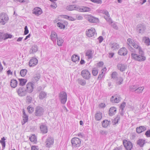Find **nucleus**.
Here are the masks:
<instances>
[{
	"label": "nucleus",
	"instance_id": "f257e3e1",
	"mask_svg": "<svg viewBox=\"0 0 150 150\" xmlns=\"http://www.w3.org/2000/svg\"><path fill=\"white\" fill-rule=\"evenodd\" d=\"M131 56L132 59L139 62H143L146 60V57L144 55H140L135 53H132Z\"/></svg>",
	"mask_w": 150,
	"mask_h": 150
},
{
	"label": "nucleus",
	"instance_id": "f03ea898",
	"mask_svg": "<svg viewBox=\"0 0 150 150\" xmlns=\"http://www.w3.org/2000/svg\"><path fill=\"white\" fill-rule=\"evenodd\" d=\"M9 18L7 14L5 13H0V24L4 25L7 23Z\"/></svg>",
	"mask_w": 150,
	"mask_h": 150
},
{
	"label": "nucleus",
	"instance_id": "7ed1b4c3",
	"mask_svg": "<svg viewBox=\"0 0 150 150\" xmlns=\"http://www.w3.org/2000/svg\"><path fill=\"white\" fill-rule=\"evenodd\" d=\"M59 99L61 103L65 104L67 100V94L64 91H61L59 95Z\"/></svg>",
	"mask_w": 150,
	"mask_h": 150
},
{
	"label": "nucleus",
	"instance_id": "20e7f679",
	"mask_svg": "<svg viewBox=\"0 0 150 150\" xmlns=\"http://www.w3.org/2000/svg\"><path fill=\"white\" fill-rule=\"evenodd\" d=\"M71 144L73 148L79 147L80 146L81 141L80 139L74 137L71 140Z\"/></svg>",
	"mask_w": 150,
	"mask_h": 150
},
{
	"label": "nucleus",
	"instance_id": "39448f33",
	"mask_svg": "<svg viewBox=\"0 0 150 150\" xmlns=\"http://www.w3.org/2000/svg\"><path fill=\"white\" fill-rule=\"evenodd\" d=\"M44 112L43 108L41 106H38L35 108L34 114L36 116L40 117L43 114Z\"/></svg>",
	"mask_w": 150,
	"mask_h": 150
},
{
	"label": "nucleus",
	"instance_id": "423d86ee",
	"mask_svg": "<svg viewBox=\"0 0 150 150\" xmlns=\"http://www.w3.org/2000/svg\"><path fill=\"white\" fill-rule=\"evenodd\" d=\"M81 74L83 78L86 80H88L91 77L90 72L86 69L83 70L81 72Z\"/></svg>",
	"mask_w": 150,
	"mask_h": 150
},
{
	"label": "nucleus",
	"instance_id": "0eeeda50",
	"mask_svg": "<svg viewBox=\"0 0 150 150\" xmlns=\"http://www.w3.org/2000/svg\"><path fill=\"white\" fill-rule=\"evenodd\" d=\"M16 91L18 95L21 97L23 96L26 94V90L23 86L17 88Z\"/></svg>",
	"mask_w": 150,
	"mask_h": 150
},
{
	"label": "nucleus",
	"instance_id": "6e6552de",
	"mask_svg": "<svg viewBox=\"0 0 150 150\" xmlns=\"http://www.w3.org/2000/svg\"><path fill=\"white\" fill-rule=\"evenodd\" d=\"M34 84L32 82H29L26 85V88L25 89L26 93H31L33 91L34 88Z\"/></svg>",
	"mask_w": 150,
	"mask_h": 150
},
{
	"label": "nucleus",
	"instance_id": "1a4fd4ad",
	"mask_svg": "<svg viewBox=\"0 0 150 150\" xmlns=\"http://www.w3.org/2000/svg\"><path fill=\"white\" fill-rule=\"evenodd\" d=\"M123 144L126 149L127 150H131L132 147V143L129 141H128L126 140H124Z\"/></svg>",
	"mask_w": 150,
	"mask_h": 150
},
{
	"label": "nucleus",
	"instance_id": "9d476101",
	"mask_svg": "<svg viewBox=\"0 0 150 150\" xmlns=\"http://www.w3.org/2000/svg\"><path fill=\"white\" fill-rule=\"evenodd\" d=\"M95 32V29L91 28V29L87 30L86 31V35L88 37H91L93 36Z\"/></svg>",
	"mask_w": 150,
	"mask_h": 150
},
{
	"label": "nucleus",
	"instance_id": "9b49d317",
	"mask_svg": "<svg viewBox=\"0 0 150 150\" xmlns=\"http://www.w3.org/2000/svg\"><path fill=\"white\" fill-rule=\"evenodd\" d=\"M54 140L52 137H48L46 139V145L47 147H50L54 143Z\"/></svg>",
	"mask_w": 150,
	"mask_h": 150
},
{
	"label": "nucleus",
	"instance_id": "f8f14e48",
	"mask_svg": "<svg viewBox=\"0 0 150 150\" xmlns=\"http://www.w3.org/2000/svg\"><path fill=\"white\" fill-rule=\"evenodd\" d=\"M12 35L10 34L7 33L5 34L3 33L0 32V40L1 39L6 40L8 38H11Z\"/></svg>",
	"mask_w": 150,
	"mask_h": 150
},
{
	"label": "nucleus",
	"instance_id": "ddd939ff",
	"mask_svg": "<svg viewBox=\"0 0 150 150\" xmlns=\"http://www.w3.org/2000/svg\"><path fill=\"white\" fill-rule=\"evenodd\" d=\"M38 59L32 57L29 62V65L30 67H34L38 63Z\"/></svg>",
	"mask_w": 150,
	"mask_h": 150
},
{
	"label": "nucleus",
	"instance_id": "4468645a",
	"mask_svg": "<svg viewBox=\"0 0 150 150\" xmlns=\"http://www.w3.org/2000/svg\"><path fill=\"white\" fill-rule=\"evenodd\" d=\"M146 27L143 24H139L137 25V30L139 31L140 33H143L144 32Z\"/></svg>",
	"mask_w": 150,
	"mask_h": 150
},
{
	"label": "nucleus",
	"instance_id": "2eb2a0df",
	"mask_svg": "<svg viewBox=\"0 0 150 150\" xmlns=\"http://www.w3.org/2000/svg\"><path fill=\"white\" fill-rule=\"evenodd\" d=\"M42 13L41 9L39 7H36L33 10V13L35 15L38 16Z\"/></svg>",
	"mask_w": 150,
	"mask_h": 150
},
{
	"label": "nucleus",
	"instance_id": "dca6fc26",
	"mask_svg": "<svg viewBox=\"0 0 150 150\" xmlns=\"http://www.w3.org/2000/svg\"><path fill=\"white\" fill-rule=\"evenodd\" d=\"M128 51L127 49L124 47L120 48L118 51V54L120 55L125 56L127 54Z\"/></svg>",
	"mask_w": 150,
	"mask_h": 150
},
{
	"label": "nucleus",
	"instance_id": "f3484780",
	"mask_svg": "<svg viewBox=\"0 0 150 150\" xmlns=\"http://www.w3.org/2000/svg\"><path fill=\"white\" fill-rule=\"evenodd\" d=\"M41 132L43 134H45L47 132V127L46 125L42 123L40 126Z\"/></svg>",
	"mask_w": 150,
	"mask_h": 150
},
{
	"label": "nucleus",
	"instance_id": "a211bd4d",
	"mask_svg": "<svg viewBox=\"0 0 150 150\" xmlns=\"http://www.w3.org/2000/svg\"><path fill=\"white\" fill-rule=\"evenodd\" d=\"M117 67L118 69L120 70L121 71H123L127 68V66L124 64H122L120 63H119L117 64Z\"/></svg>",
	"mask_w": 150,
	"mask_h": 150
},
{
	"label": "nucleus",
	"instance_id": "6ab92c4d",
	"mask_svg": "<svg viewBox=\"0 0 150 150\" xmlns=\"http://www.w3.org/2000/svg\"><path fill=\"white\" fill-rule=\"evenodd\" d=\"M117 111V109L115 107H111L109 109V115L110 116H112L115 115Z\"/></svg>",
	"mask_w": 150,
	"mask_h": 150
},
{
	"label": "nucleus",
	"instance_id": "aec40b11",
	"mask_svg": "<svg viewBox=\"0 0 150 150\" xmlns=\"http://www.w3.org/2000/svg\"><path fill=\"white\" fill-rule=\"evenodd\" d=\"M38 47L36 45H33L30 49L29 53L30 54H32L37 52L38 50Z\"/></svg>",
	"mask_w": 150,
	"mask_h": 150
},
{
	"label": "nucleus",
	"instance_id": "412c9836",
	"mask_svg": "<svg viewBox=\"0 0 150 150\" xmlns=\"http://www.w3.org/2000/svg\"><path fill=\"white\" fill-rule=\"evenodd\" d=\"M136 129L137 133L140 134L145 131L146 129V128L145 126H140L139 127H137Z\"/></svg>",
	"mask_w": 150,
	"mask_h": 150
},
{
	"label": "nucleus",
	"instance_id": "4be33fe9",
	"mask_svg": "<svg viewBox=\"0 0 150 150\" xmlns=\"http://www.w3.org/2000/svg\"><path fill=\"white\" fill-rule=\"evenodd\" d=\"M86 55L88 57V59H91L93 58V53L91 50H88L86 51Z\"/></svg>",
	"mask_w": 150,
	"mask_h": 150
},
{
	"label": "nucleus",
	"instance_id": "5701e85b",
	"mask_svg": "<svg viewBox=\"0 0 150 150\" xmlns=\"http://www.w3.org/2000/svg\"><path fill=\"white\" fill-rule=\"evenodd\" d=\"M88 20L90 22L96 23L98 21V19L92 16H89L88 18Z\"/></svg>",
	"mask_w": 150,
	"mask_h": 150
},
{
	"label": "nucleus",
	"instance_id": "b1692460",
	"mask_svg": "<svg viewBox=\"0 0 150 150\" xmlns=\"http://www.w3.org/2000/svg\"><path fill=\"white\" fill-rule=\"evenodd\" d=\"M71 60L74 62H78L80 60V57L76 54H74L71 57Z\"/></svg>",
	"mask_w": 150,
	"mask_h": 150
},
{
	"label": "nucleus",
	"instance_id": "393cba45",
	"mask_svg": "<svg viewBox=\"0 0 150 150\" xmlns=\"http://www.w3.org/2000/svg\"><path fill=\"white\" fill-rule=\"evenodd\" d=\"M95 117L97 120H100L102 118V113L100 111L97 112L95 115Z\"/></svg>",
	"mask_w": 150,
	"mask_h": 150
},
{
	"label": "nucleus",
	"instance_id": "a878e982",
	"mask_svg": "<svg viewBox=\"0 0 150 150\" xmlns=\"http://www.w3.org/2000/svg\"><path fill=\"white\" fill-rule=\"evenodd\" d=\"M51 38L53 41H56V39L58 38L57 34L54 31H52L51 34Z\"/></svg>",
	"mask_w": 150,
	"mask_h": 150
},
{
	"label": "nucleus",
	"instance_id": "bb28decb",
	"mask_svg": "<svg viewBox=\"0 0 150 150\" xmlns=\"http://www.w3.org/2000/svg\"><path fill=\"white\" fill-rule=\"evenodd\" d=\"M47 93L44 91H41L39 93V98L40 99L43 100L47 96Z\"/></svg>",
	"mask_w": 150,
	"mask_h": 150
},
{
	"label": "nucleus",
	"instance_id": "cd10ccee",
	"mask_svg": "<svg viewBox=\"0 0 150 150\" xmlns=\"http://www.w3.org/2000/svg\"><path fill=\"white\" fill-rule=\"evenodd\" d=\"M110 45L111 48L113 50H114L116 49H118L119 48V45L117 43H110Z\"/></svg>",
	"mask_w": 150,
	"mask_h": 150
},
{
	"label": "nucleus",
	"instance_id": "c85d7f7f",
	"mask_svg": "<svg viewBox=\"0 0 150 150\" xmlns=\"http://www.w3.org/2000/svg\"><path fill=\"white\" fill-rule=\"evenodd\" d=\"M145 143V140L142 139H139L137 141V144L141 147H143Z\"/></svg>",
	"mask_w": 150,
	"mask_h": 150
},
{
	"label": "nucleus",
	"instance_id": "c756f323",
	"mask_svg": "<svg viewBox=\"0 0 150 150\" xmlns=\"http://www.w3.org/2000/svg\"><path fill=\"white\" fill-rule=\"evenodd\" d=\"M110 121H108L107 120H104L102 122V127L104 128H106L110 125Z\"/></svg>",
	"mask_w": 150,
	"mask_h": 150
},
{
	"label": "nucleus",
	"instance_id": "7c9ffc66",
	"mask_svg": "<svg viewBox=\"0 0 150 150\" xmlns=\"http://www.w3.org/2000/svg\"><path fill=\"white\" fill-rule=\"evenodd\" d=\"M17 83L18 82L16 80L12 79L10 83L11 87L13 88H15L17 86Z\"/></svg>",
	"mask_w": 150,
	"mask_h": 150
},
{
	"label": "nucleus",
	"instance_id": "2f4dec72",
	"mask_svg": "<svg viewBox=\"0 0 150 150\" xmlns=\"http://www.w3.org/2000/svg\"><path fill=\"white\" fill-rule=\"evenodd\" d=\"M143 40L144 41V42L147 46L150 45V40L149 38L147 37H144L143 38Z\"/></svg>",
	"mask_w": 150,
	"mask_h": 150
},
{
	"label": "nucleus",
	"instance_id": "473e14b6",
	"mask_svg": "<svg viewBox=\"0 0 150 150\" xmlns=\"http://www.w3.org/2000/svg\"><path fill=\"white\" fill-rule=\"evenodd\" d=\"M75 8H76V5H71L67 6L66 7V9L68 11H71L75 10Z\"/></svg>",
	"mask_w": 150,
	"mask_h": 150
},
{
	"label": "nucleus",
	"instance_id": "72a5a7b5",
	"mask_svg": "<svg viewBox=\"0 0 150 150\" xmlns=\"http://www.w3.org/2000/svg\"><path fill=\"white\" fill-rule=\"evenodd\" d=\"M18 80L20 82L19 85L21 86L25 85L27 81L26 79H19Z\"/></svg>",
	"mask_w": 150,
	"mask_h": 150
},
{
	"label": "nucleus",
	"instance_id": "f704fd0d",
	"mask_svg": "<svg viewBox=\"0 0 150 150\" xmlns=\"http://www.w3.org/2000/svg\"><path fill=\"white\" fill-rule=\"evenodd\" d=\"M115 80L116 81V83L117 85H120L122 84L123 79L122 77H118Z\"/></svg>",
	"mask_w": 150,
	"mask_h": 150
},
{
	"label": "nucleus",
	"instance_id": "c9c22d12",
	"mask_svg": "<svg viewBox=\"0 0 150 150\" xmlns=\"http://www.w3.org/2000/svg\"><path fill=\"white\" fill-rule=\"evenodd\" d=\"M57 44L59 46H61L64 42V40L61 38H57Z\"/></svg>",
	"mask_w": 150,
	"mask_h": 150
},
{
	"label": "nucleus",
	"instance_id": "e433bc0d",
	"mask_svg": "<svg viewBox=\"0 0 150 150\" xmlns=\"http://www.w3.org/2000/svg\"><path fill=\"white\" fill-rule=\"evenodd\" d=\"M5 140L6 139L5 138V137H3L1 138V139L0 141V142L2 145L3 149H4L5 147L6 142L5 141Z\"/></svg>",
	"mask_w": 150,
	"mask_h": 150
},
{
	"label": "nucleus",
	"instance_id": "4c0bfd02",
	"mask_svg": "<svg viewBox=\"0 0 150 150\" xmlns=\"http://www.w3.org/2000/svg\"><path fill=\"white\" fill-rule=\"evenodd\" d=\"M78 83L80 85L84 86L86 84V81L84 79H78Z\"/></svg>",
	"mask_w": 150,
	"mask_h": 150
},
{
	"label": "nucleus",
	"instance_id": "58836bf2",
	"mask_svg": "<svg viewBox=\"0 0 150 150\" xmlns=\"http://www.w3.org/2000/svg\"><path fill=\"white\" fill-rule=\"evenodd\" d=\"M98 69L96 67L93 68L92 70V73L93 75L94 76H96L97 75L98 73Z\"/></svg>",
	"mask_w": 150,
	"mask_h": 150
},
{
	"label": "nucleus",
	"instance_id": "ea45409f",
	"mask_svg": "<svg viewBox=\"0 0 150 150\" xmlns=\"http://www.w3.org/2000/svg\"><path fill=\"white\" fill-rule=\"evenodd\" d=\"M27 71L26 69H22L20 71V74L22 76L24 77L26 74Z\"/></svg>",
	"mask_w": 150,
	"mask_h": 150
},
{
	"label": "nucleus",
	"instance_id": "a19ab883",
	"mask_svg": "<svg viewBox=\"0 0 150 150\" xmlns=\"http://www.w3.org/2000/svg\"><path fill=\"white\" fill-rule=\"evenodd\" d=\"M29 139L31 142H35L37 141V138L35 134L32 135V136L29 138Z\"/></svg>",
	"mask_w": 150,
	"mask_h": 150
},
{
	"label": "nucleus",
	"instance_id": "79ce46f5",
	"mask_svg": "<svg viewBox=\"0 0 150 150\" xmlns=\"http://www.w3.org/2000/svg\"><path fill=\"white\" fill-rule=\"evenodd\" d=\"M57 26L59 28H60V29H64L65 28V24L62 23V22H58L57 24Z\"/></svg>",
	"mask_w": 150,
	"mask_h": 150
},
{
	"label": "nucleus",
	"instance_id": "37998d69",
	"mask_svg": "<svg viewBox=\"0 0 150 150\" xmlns=\"http://www.w3.org/2000/svg\"><path fill=\"white\" fill-rule=\"evenodd\" d=\"M120 116L119 115H117V116L112 121V122L113 123V125H115L117 123L119 120L120 119Z\"/></svg>",
	"mask_w": 150,
	"mask_h": 150
},
{
	"label": "nucleus",
	"instance_id": "c03bdc74",
	"mask_svg": "<svg viewBox=\"0 0 150 150\" xmlns=\"http://www.w3.org/2000/svg\"><path fill=\"white\" fill-rule=\"evenodd\" d=\"M82 12H89L91 11V8L87 7L82 6Z\"/></svg>",
	"mask_w": 150,
	"mask_h": 150
},
{
	"label": "nucleus",
	"instance_id": "a18cd8bd",
	"mask_svg": "<svg viewBox=\"0 0 150 150\" xmlns=\"http://www.w3.org/2000/svg\"><path fill=\"white\" fill-rule=\"evenodd\" d=\"M144 88L143 87H139V88L137 87V90H136L135 92L138 93H142Z\"/></svg>",
	"mask_w": 150,
	"mask_h": 150
},
{
	"label": "nucleus",
	"instance_id": "49530a36",
	"mask_svg": "<svg viewBox=\"0 0 150 150\" xmlns=\"http://www.w3.org/2000/svg\"><path fill=\"white\" fill-rule=\"evenodd\" d=\"M138 87L136 86H132L130 87L129 90L132 92H135L136 91V90L137 88Z\"/></svg>",
	"mask_w": 150,
	"mask_h": 150
},
{
	"label": "nucleus",
	"instance_id": "de8ad7c7",
	"mask_svg": "<svg viewBox=\"0 0 150 150\" xmlns=\"http://www.w3.org/2000/svg\"><path fill=\"white\" fill-rule=\"evenodd\" d=\"M120 101V98L118 97L117 95H115V97L113 103H117Z\"/></svg>",
	"mask_w": 150,
	"mask_h": 150
},
{
	"label": "nucleus",
	"instance_id": "09e8293b",
	"mask_svg": "<svg viewBox=\"0 0 150 150\" xmlns=\"http://www.w3.org/2000/svg\"><path fill=\"white\" fill-rule=\"evenodd\" d=\"M27 110L28 112L30 113H32L34 110V108L30 106L29 105L27 107Z\"/></svg>",
	"mask_w": 150,
	"mask_h": 150
},
{
	"label": "nucleus",
	"instance_id": "8fccbe9b",
	"mask_svg": "<svg viewBox=\"0 0 150 150\" xmlns=\"http://www.w3.org/2000/svg\"><path fill=\"white\" fill-rule=\"evenodd\" d=\"M117 74L116 71H114L111 74V77L112 78L115 80L117 79L118 77H117Z\"/></svg>",
	"mask_w": 150,
	"mask_h": 150
},
{
	"label": "nucleus",
	"instance_id": "3c124183",
	"mask_svg": "<svg viewBox=\"0 0 150 150\" xmlns=\"http://www.w3.org/2000/svg\"><path fill=\"white\" fill-rule=\"evenodd\" d=\"M36 76L34 77V82H37L40 78V75L39 74H37Z\"/></svg>",
	"mask_w": 150,
	"mask_h": 150
},
{
	"label": "nucleus",
	"instance_id": "603ef678",
	"mask_svg": "<svg viewBox=\"0 0 150 150\" xmlns=\"http://www.w3.org/2000/svg\"><path fill=\"white\" fill-rule=\"evenodd\" d=\"M23 122H22V125H24L25 123L27 122L28 120V116L27 115L23 116Z\"/></svg>",
	"mask_w": 150,
	"mask_h": 150
},
{
	"label": "nucleus",
	"instance_id": "864d4df0",
	"mask_svg": "<svg viewBox=\"0 0 150 150\" xmlns=\"http://www.w3.org/2000/svg\"><path fill=\"white\" fill-rule=\"evenodd\" d=\"M132 46L134 47V48L136 49H138L140 47L138 43H136L135 42L133 43V44L132 45Z\"/></svg>",
	"mask_w": 150,
	"mask_h": 150
},
{
	"label": "nucleus",
	"instance_id": "5fc2aeb1",
	"mask_svg": "<svg viewBox=\"0 0 150 150\" xmlns=\"http://www.w3.org/2000/svg\"><path fill=\"white\" fill-rule=\"evenodd\" d=\"M127 48L131 52H135V50L128 43V45L127 46Z\"/></svg>",
	"mask_w": 150,
	"mask_h": 150
},
{
	"label": "nucleus",
	"instance_id": "6e6d98bb",
	"mask_svg": "<svg viewBox=\"0 0 150 150\" xmlns=\"http://www.w3.org/2000/svg\"><path fill=\"white\" fill-rule=\"evenodd\" d=\"M127 41L128 43H127V46L128 45V43L129 44H129H131L132 45L133 44V43H134V42H134V40H132L131 38H128V39L127 40Z\"/></svg>",
	"mask_w": 150,
	"mask_h": 150
},
{
	"label": "nucleus",
	"instance_id": "4d7b16f0",
	"mask_svg": "<svg viewBox=\"0 0 150 150\" xmlns=\"http://www.w3.org/2000/svg\"><path fill=\"white\" fill-rule=\"evenodd\" d=\"M32 98L31 97L28 96L26 99V101L27 103H30L31 102L32 100Z\"/></svg>",
	"mask_w": 150,
	"mask_h": 150
},
{
	"label": "nucleus",
	"instance_id": "13d9d810",
	"mask_svg": "<svg viewBox=\"0 0 150 150\" xmlns=\"http://www.w3.org/2000/svg\"><path fill=\"white\" fill-rule=\"evenodd\" d=\"M108 133V132L106 131L100 130V134L103 135H106Z\"/></svg>",
	"mask_w": 150,
	"mask_h": 150
},
{
	"label": "nucleus",
	"instance_id": "bf43d9fd",
	"mask_svg": "<svg viewBox=\"0 0 150 150\" xmlns=\"http://www.w3.org/2000/svg\"><path fill=\"white\" fill-rule=\"evenodd\" d=\"M90 1L92 2L97 4H101L102 3V1L101 0H90Z\"/></svg>",
	"mask_w": 150,
	"mask_h": 150
},
{
	"label": "nucleus",
	"instance_id": "052dcab7",
	"mask_svg": "<svg viewBox=\"0 0 150 150\" xmlns=\"http://www.w3.org/2000/svg\"><path fill=\"white\" fill-rule=\"evenodd\" d=\"M82 6H76V8H75L76 10L77 11H79L82 12Z\"/></svg>",
	"mask_w": 150,
	"mask_h": 150
},
{
	"label": "nucleus",
	"instance_id": "680f3d73",
	"mask_svg": "<svg viewBox=\"0 0 150 150\" xmlns=\"http://www.w3.org/2000/svg\"><path fill=\"white\" fill-rule=\"evenodd\" d=\"M24 35H26L28 33L29 30L28 29V28L27 26H25L24 28Z\"/></svg>",
	"mask_w": 150,
	"mask_h": 150
},
{
	"label": "nucleus",
	"instance_id": "e2e57ef3",
	"mask_svg": "<svg viewBox=\"0 0 150 150\" xmlns=\"http://www.w3.org/2000/svg\"><path fill=\"white\" fill-rule=\"evenodd\" d=\"M126 105V103L123 102L120 105V108L121 110H124V108L125 107Z\"/></svg>",
	"mask_w": 150,
	"mask_h": 150
},
{
	"label": "nucleus",
	"instance_id": "0e129e2a",
	"mask_svg": "<svg viewBox=\"0 0 150 150\" xmlns=\"http://www.w3.org/2000/svg\"><path fill=\"white\" fill-rule=\"evenodd\" d=\"M145 135L147 137H150V130H147L145 133Z\"/></svg>",
	"mask_w": 150,
	"mask_h": 150
},
{
	"label": "nucleus",
	"instance_id": "69168bd1",
	"mask_svg": "<svg viewBox=\"0 0 150 150\" xmlns=\"http://www.w3.org/2000/svg\"><path fill=\"white\" fill-rule=\"evenodd\" d=\"M31 150H38V146H33L31 147Z\"/></svg>",
	"mask_w": 150,
	"mask_h": 150
},
{
	"label": "nucleus",
	"instance_id": "338daca9",
	"mask_svg": "<svg viewBox=\"0 0 150 150\" xmlns=\"http://www.w3.org/2000/svg\"><path fill=\"white\" fill-rule=\"evenodd\" d=\"M99 106L100 108H103L105 107L106 105L104 103H101L99 105Z\"/></svg>",
	"mask_w": 150,
	"mask_h": 150
},
{
	"label": "nucleus",
	"instance_id": "774afa93",
	"mask_svg": "<svg viewBox=\"0 0 150 150\" xmlns=\"http://www.w3.org/2000/svg\"><path fill=\"white\" fill-rule=\"evenodd\" d=\"M76 19L78 20H82L83 19V17L81 16H79L77 15L76 16Z\"/></svg>",
	"mask_w": 150,
	"mask_h": 150
}]
</instances>
